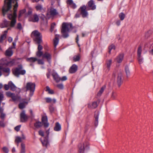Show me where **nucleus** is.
Returning <instances> with one entry per match:
<instances>
[{"label": "nucleus", "mask_w": 153, "mask_h": 153, "mask_svg": "<svg viewBox=\"0 0 153 153\" xmlns=\"http://www.w3.org/2000/svg\"><path fill=\"white\" fill-rule=\"evenodd\" d=\"M12 0H4V5L2 8L3 15L4 16L5 15L8 13L7 17L9 19L11 20L10 27H13L16 23V18L17 15L16 12L18 6V2H16L14 6L13 12L12 13V10H11L12 8L11 3Z\"/></svg>", "instance_id": "nucleus-1"}, {"label": "nucleus", "mask_w": 153, "mask_h": 153, "mask_svg": "<svg viewBox=\"0 0 153 153\" xmlns=\"http://www.w3.org/2000/svg\"><path fill=\"white\" fill-rule=\"evenodd\" d=\"M73 29L72 24L64 22L62 25L61 33L62 36L64 38H66L69 36L68 32L70 30Z\"/></svg>", "instance_id": "nucleus-2"}, {"label": "nucleus", "mask_w": 153, "mask_h": 153, "mask_svg": "<svg viewBox=\"0 0 153 153\" xmlns=\"http://www.w3.org/2000/svg\"><path fill=\"white\" fill-rule=\"evenodd\" d=\"M89 149V144L87 141L80 143L78 145V151L79 153H85Z\"/></svg>", "instance_id": "nucleus-3"}, {"label": "nucleus", "mask_w": 153, "mask_h": 153, "mask_svg": "<svg viewBox=\"0 0 153 153\" xmlns=\"http://www.w3.org/2000/svg\"><path fill=\"white\" fill-rule=\"evenodd\" d=\"M13 73L14 76L19 77L20 75H24L26 73V71L22 69V65H20L13 70Z\"/></svg>", "instance_id": "nucleus-4"}, {"label": "nucleus", "mask_w": 153, "mask_h": 153, "mask_svg": "<svg viewBox=\"0 0 153 153\" xmlns=\"http://www.w3.org/2000/svg\"><path fill=\"white\" fill-rule=\"evenodd\" d=\"M34 36V40L37 43H41L42 42V35L37 30L33 31L32 33Z\"/></svg>", "instance_id": "nucleus-5"}, {"label": "nucleus", "mask_w": 153, "mask_h": 153, "mask_svg": "<svg viewBox=\"0 0 153 153\" xmlns=\"http://www.w3.org/2000/svg\"><path fill=\"white\" fill-rule=\"evenodd\" d=\"M25 88L26 91H30V95L32 96L33 94L35 88V83L32 82H28L27 83Z\"/></svg>", "instance_id": "nucleus-6"}, {"label": "nucleus", "mask_w": 153, "mask_h": 153, "mask_svg": "<svg viewBox=\"0 0 153 153\" xmlns=\"http://www.w3.org/2000/svg\"><path fill=\"white\" fill-rule=\"evenodd\" d=\"M86 6L83 5L81 6L78 10V12L80 13L83 18L86 17L88 15V13L86 10Z\"/></svg>", "instance_id": "nucleus-7"}, {"label": "nucleus", "mask_w": 153, "mask_h": 153, "mask_svg": "<svg viewBox=\"0 0 153 153\" xmlns=\"http://www.w3.org/2000/svg\"><path fill=\"white\" fill-rule=\"evenodd\" d=\"M142 52V48L140 46L138 48L137 50V58L139 63L142 64L143 62V59L141 55Z\"/></svg>", "instance_id": "nucleus-8"}, {"label": "nucleus", "mask_w": 153, "mask_h": 153, "mask_svg": "<svg viewBox=\"0 0 153 153\" xmlns=\"http://www.w3.org/2000/svg\"><path fill=\"white\" fill-rule=\"evenodd\" d=\"M20 121L22 122H25L27 120L28 117L26 114L25 111H23L20 115Z\"/></svg>", "instance_id": "nucleus-9"}, {"label": "nucleus", "mask_w": 153, "mask_h": 153, "mask_svg": "<svg viewBox=\"0 0 153 153\" xmlns=\"http://www.w3.org/2000/svg\"><path fill=\"white\" fill-rule=\"evenodd\" d=\"M29 21L33 22H38L39 21V18L36 14H34L32 16L29 17Z\"/></svg>", "instance_id": "nucleus-10"}, {"label": "nucleus", "mask_w": 153, "mask_h": 153, "mask_svg": "<svg viewBox=\"0 0 153 153\" xmlns=\"http://www.w3.org/2000/svg\"><path fill=\"white\" fill-rule=\"evenodd\" d=\"M66 3L68 7H70L73 9L76 8L77 6L73 0H67Z\"/></svg>", "instance_id": "nucleus-11"}, {"label": "nucleus", "mask_w": 153, "mask_h": 153, "mask_svg": "<svg viewBox=\"0 0 153 153\" xmlns=\"http://www.w3.org/2000/svg\"><path fill=\"white\" fill-rule=\"evenodd\" d=\"M43 59H46L49 64L51 63V55L49 53L46 52L43 55Z\"/></svg>", "instance_id": "nucleus-12"}, {"label": "nucleus", "mask_w": 153, "mask_h": 153, "mask_svg": "<svg viewBox=\"0 0 153 153\" xmlns=\"http://www.w3.org/2000/svg\"><path fill=\"white\" fill-rule=\"evenodd\" d=\"M88 7L90 10H94L96 8V6L93 0L89 1L88 3Z\"/></svg>", "instance_id": "nucleus-13"}, {"label": "nucleus", "mask_w": 153, "mask_h": 153, "mask_svg": "<svg viewBox=\"0 0 153 153\" xmlns=\"http://www.w3.org/2000/svg\"><path fill=\"white\" fill-rule=\"evenodd\" d=\"M42 120L44 126L45 128L48 127L49 126V124L48 122L47 116H43L42 117Z\"/></svg>", "instance_id": "nucleus-14"}, {"label": "nucleus", "mask_w": 153, "mask_h": 153, "mask_svg": "<svg viewBox=\"0 0 153 153\" xmlns=\"http://www.w3.org/2000/svg\"><path fill=\"white\" fill-rule=\"evenodd\" d=\"M117 82L118 86L120 87L123 82L122 80V74L121 72H119L118 74Z\"/></svg>", "instance_id": "nucleus-15"}, {"label": "nucleus", "mask_w": 153, "mask_h": 153, "mask_svg": "<svg viewBox=\"0 0 153 153\" xmlns=\"http://www.w3.org/2000/svg\"><path fill=\"white\" fill-rule=\"evenodd\" d=\"M78 69L77 66L75 64L73 65L69 70L70 73L73 74L76 72Z\"/></svg>", "instance_id": "nucleus-16"}, {"label": "nucleus", "mask_w": 153, "mask_h": 153, "mask_svg": "<svg viewBox=\"0 0 153 153\" xmlns=\"http://www.w3.org/2000/svg\"><path fill=\"white\" fill-rule=\"evenodd\" d=\"M52 75L54 80H55L56 82H59L60 81V77L57 73H53L52 74Z\"/></svg>", "instance_id": "nucleus-17"}, {"label": "nucleus", "mask_w": 153, "mask_h": 153, "mask_svg": "<svg viewBox=\"0 0 153 153\" xmlns=\"http://www.w3.org/2000/svg\"><path fill=\"white\" fill-rule=\"evenodd\" d=\"M37 60V58L34 57L28 58L26 59L27 61L31 63L30 64V65L31 66H33V64L32 63L34 62H35Z\"/></svg>", "instance_id": "nucleus-18"}, {"label": "nucleus", "mask_w": 153, "mask_h": 153, "mask_svg": "<svg viewBox=\"0 0 153 153\" xmlns=\"http://www.w3.org/2000/svg\"><path fill=\"white\" fill-rule=\"evenodd\" d=\"M124 55L123 53L119 54L116 59V62L118 63H121L124 58Z\"/></svg>", "instance_id": "nucleus-19"}, {"label": "nucleus", "mask_w": 153, "mask_h": 153, "mask_svg": "<svg viewBox=\"0 0 153 153\" xmlns=\"http://www.w3.org/2000/svg\"><path fill=\"white\" fill-rule=\"evenodd\" d=\"M99 115V113L98 111L96 112L95 114V120L94 122L95 125L96 126H97L98 124V117Z\"/></svg>", "instance_id": "nucleus-20"}, {"label": "nucleus", "mask_w": 153, "mask_h": 153, "mask_svg": "<svg viewBox=\"0 0 153 153\" xmlns=\"http://www.w3.org/2000/svg\"><path fill=\"white\" fill-rule=\"evenodd\" d=\"M98 106V104L96 102H94L92 104H88V107L89 108L94 109L96 108Z\"/></svg>", "instance_id": "nucleus-21"}, {"label": "nucleus", "mask_w": 153, "mask_h": 153, "mask_svg": "<svg viewBox=\"0 0 153 153\" xmlns=\"http://www.w3.org/2000/svg\"><path fill=\"white\" fill-rule=\"evenodd\" d=\"M0 70H2L3 72L8 73V75L10 73V69L8 68L3 67L2 66L0 65Z\"/></svg>", "instance_id": "nucleus-22"}, {"label": "nucleus", "mask_w": 153, "mask_h": 153, "mask_svg": "<svg viewBox=\"0 0 153 153\" xmlns=\"http://www.w3.org/2000/svg\"><path fill=\"white\" fill-rule=\"evenodd\" d=\"M11 48H9L7 49L5 52V55L8 56H12L13 54V51L12 50Z\"/></svg>", "instance_id": "nucleus-23"}, {"label": "nucleus", "mask_w": 153, "mask_h": 153, "mask_svg": "<svg viewBox=\"0 0 153 153\" xmlns=\"http://www.w3.org/2000/svg\"><path fill=\"white\" fill-rule=\"evenodd\" d=\"M59 36L56 35L55 37L53 40V44L54 48H56L57 45H58L59 41Z\"/></svg>", "instance_id": "nucleus-24"}, {"label": "nucleus", "mask_w": 153, "mask_h": 153, "mask_svg": "<svg viewBox=\"0 0 153 153\" xmlns=\"http://www.w3.org/2000/svg\"><path fill=\"white\" fill-rule=\"evenodd\" d=\"M9 21L5 20H4L3 22L1 25L0 27L1 28L7 27L9 25Z\"/></svg>", "instance_id": "nucleus-25"}, {"label": "nucleus", "mask_w": 153, "mask_h": 153, "mask_svg": "<svg viewBox=\"0 0 153 153\" xmlns=\"http://www.w3.org/2000/svg\"><path fill=\"white\" fill-rule=\"evenodd\" d=\"M15 60L13 59L9 61H7L6 66L11 67L15 65Z\"/></svg>", "instance_id": "nucleus-26"}, {"label": "nucleus", "mask_w": 153, "mask_h": 153, "mask_svg": "<svg viewBox=\"0 0 153 153\" xmlns=\"http://www.w3.org/2000/svg\"><path fill=\"white\" fill-rule=\"evenodd\" d=\"M48 136L47 137H45L43 140L42 141H41V142L42 143L43 145L44 146H45V147H47L48 144Z\"/></svg>", "instance_id": "nucleus-27"}, {"label": "nucleus", "mask_w": 153, "mask_h": 153, "mask_svg": "<svg viewBox=\"0 0 153 153\" xmlns=\"http://www.w3.org/2000/svg\"><path fill=\"white\" fill-rule=\"evenodd\" d=\"M7 61L5 58H3L0 60V65L6 66Z\"/></svg>", "instance_id": "nucleus-28"}, {"label": "nucleus", "mask_w": 153, "mask_h": 153, "mask_svg": "<svg viewBox=\"0 0 153 153\" xmlns=\"http://www.w3.org/2000/svg\"><path fill=\"white\" fill-rule=\"evenodd\" d=\"M8 84L10 85V88L11 90L12 91H15L16 90V87L12 82H9Z\"/></svg>", "instance_id": "nucleus-29"}, {"label": "nucleus", "mask_w": 153, "mask_h": 153, "mask_svg": "<svg viewBox=\"0 0 153 153\" xmlns=\"http://www.w3.org/2000/svg\"><path fill=\"white\" fill-rule=\"evenodd\" d=\"M61 129V125L59 123H56L55 126L54 128V130L55 131H59Z\"/></svg>", "instance_id": "nucleus-30"}, {"label": "nucleus", "mask_w": 153, "mask_h": 153, "mask_svg": "<svg viewBox=\"0 0 153 153\" xmlns=\"http://www.w3.org/2000/svg\"><path fill=\"white\" fill-rule=\"evenodd\" d=\"M11 98L13 101L14 102L19 100L21 98L19 96L16 95L14 94H13V95L12 97Z\"/></svg>", "instance_id": "nucleus-31"}, {"label": "nucleus", "mask_w": 153, "mask_h": 153, "mask_svg": "<svg viewBox=\"0 0 153 153\" xmlns=\"http://www.w3.org/2000/svg\"><path fill=\"white\" fill-rule=\"evenodd\" d=\"M125 70L126 73V76L127 78H128L130 76V72L128 67L126 66L125 68Z\"/></svg>", "instance_id": "nucleus-32"}, {"label": "nucleus", "mask_w": 153, "mask_h": 153, "mask_svg": "<svg viewBox=\"0 0 153 153\" xmlns=\"http://www.w3.org/2000/svg\"><path fill=\"white\" fill-rule=\"evenodd\" d=\"M50 14L51 16H54L57 15L58 13L55 9L51 8L50 9Z\"/></svg>", "instance_id": "nucleus-33"}, {"label": "nucleus", "mask_w": 153, "mask_h": 153, "mask_svg": "<svg viewBox=\"0 0 153 153\" xmlns=\"http://www.w3.org/2000/svg\"><path fill=\"white\" fill-rule=\"evenodd\" d=\"M42 123L40 122H36L34 124V126L37 128H39L42 126Z\"/></svg>", "instance_id": "nucleus-34"}, {"label": "nucleus", "mask_w": 153, "mask_h": 153, "mask_svg": "<svg viewBox=\"0 0 153 153\" xmlns=\"http://www.w3.org/2000/svg\"><path fill=\"white\" fill-rule=\"evenodd\" d=\"M105 88V85L103 86L102 87H101L100 90L97 93V95L98 96L100 97L101 94L104 91Z\"/></svg>", "instance_id": "nucleus-35"}, {"label": "nucleus", "mask_w": 153, "mask_h": 153, "mask_svg": "<svg viewBox=\"0 0 153 153\" xmlns=\"http://www.w3.org/2000/svg\"><path fill=\"white\" fill-rule=\"evenodd\" d=\"M112 60L111 59L107 60L106 61V64L107 69L109 70L111 64L112 63Z\"/></svg>", "instance_id": "nucleus-36"}, {"label": "nucleus", "mask_w": 153, "mask_h": 153, "mask_svg": "<svg viewBox=\"0 0 153 153\" xmlns=\"http://www.w3.org/2000/svg\"><path fill=\"white\" fill-rule=\"evenodd\" d=\"M25 145L23 143H22L21 144V149L20 153H25Z\"/></svg>", "instance_id": "nucleus-37"}, {"label": "nucleus", "mask_w": 153, "mask_h": 153, "mask_svg": "<svg viewBox=\"0 0 153 153\" xmlns=\"http://www.w3.org/2000/svg\"><path fill=\"white\" fill-rule=\"evenodd\" d=\"M36 8L37 10H40L41 11H44L45 9L43 8L42 6L40 4H39L36 7Z\"/></svg>", "instance_id": "nucleus-38"}, {"label": "nucleus", "mask_w": 153, "mask_h": 153, "mask_svg": "<svg viewBox=\"0 0 153 153\" xmlns=\"http://www.w3.org/2000/svg\"><path fill=\"white\" fill-rule=\"evenodd\" d=\"M73 60L74 62H76L79 61L80 59V56L79 54H78L74 56L73 57Z\"/></svg>", "instance_id": "nucleus-39"}, {"label": "nucleus", "mask_w": 153, "mask_h": 153, "mask_svg": "<svg viewBox=\"0 0 153 153\" xmlns=\"http://www.w3.org/2000/svg\"><path fill=\"white\" fill-rule=\"evenodd\" d=\"M108 48L109 50L108 52L109 54H110L111 53V51L112 49H114V50H115V47L114 45L112 44L108 47Z\"/></svg>", "instance_id": "nucleus-40"}, {"label": "nucleus", "mask_w": 153, "mask_h": 153, "mask_svg": "<svg viewBox=\"0 0 153 153\" xmlns=\"http://www.w3.org/2000/svg\"><path fill=\"white\" fill-rule=\"evenodd\" d=\"M46 91H48V94H53L54 93V91L53 90L51 89L48 86H46Z\"/></svg>", "instance_id": "nucleus-41"}, {"label": "nucleus", "mask_w": 153, "mask_h": 153, "mask_svg": "<svg viewBox=\"0 0 153 153\" xmlns=\"http://www.w3.org/2000/svg\"><path fill=\"white\" fill-rule=\"evenodd\" d=\"M43 53L41 51H38L36 53V56L38 57H40L42 56L43 57Z\"/></svg>", "instance_id": "nucleus-42"}, {"label": "nucleus", "mask_w": 153, "mask_h": 153, "mask_svg": "<svg viewBox=\"0 0 153 153\" xmlns=\"http://www.w3.org/2000/svg\"><path fill=\"white\" fill-rule=\"evenodd\" d=\"M119 17L122 21L124 20L125 18V15L123 13H121L119 14Z\"/></svg>", "instance_id": "nucleus-43"}, {"label": "nucleus", "mask_w": 153, "mask_h": 153, "mask_svg": "<svg viewBox=\"0 0 153 153\" xmlns=\"http://www.w3.org/2000/svg\"><path fill=\"white\" fill-rule=\"evenodd\" d=\"M21 139V138L19 136H17L16 137L15 141L18 144L19 143L22 141ZM17 145L18 146V144Z\"/></svg>", "instance_id": "nucleus-44"}, {"label": "nucleus", "mask_w": 153, "mask_h": 153, "mask_svg": "<svg viewBox=\"0 0 153 153\" xmlns=\"http://www.w3.org/2000/svg\"><path fill=\"white\" fill-rule=\"evenodd\" d=\"M6 37V34H4L1 35L0 39V42H2L3 40L5 39Z\"/></svg>", "instance_id": "nucleus-45"}, {"label": "nucleus", "mask_w": 153, "mask_h": 153, "mask_svg": "<svg viewBox=\"0 0 153 153\" xmlns=\"http://www.w3.org/2000/svg\"><path fill=\"white\" fill-rule=\"evenodd\" d=\"M13 94L10 91H7L6 92V94L7 97L11 98L13 95Z\"/></svg>", "instance_id": "nucleus-46"}, {"label": "nucleus", "mask_w": 153, "mask_h": 153, "mask_svg": "<svg viewBox=\"0 0 153 153\" xmlns=\"http://www.w3.org/2000/svg\"><path fill=\"white\" fill-rule=\"evenodd\" d=\"M25 103L24 102L20 103L19 105V108L21 109H22L23 108H25Z\"/></svg>", "instance_id": "nucleus-47"}, {"label": "nucleus", "mask_w": 153, "mask_h": 153, "mask_svg": "<svg viewBox=\"0 0 153 153\" xmlns=\"http://www.w3.org/2000/svg\"><path fill=\"white\" fill-rule=\"evenodd\" d=\"M2 150L3 152L5 153H8L9 152L8 149L6 146L3 147L2 148Z\"/></svg>", "instance_id": "nucleus-48"}, {"label": "nucleus", "mask_w": 153, "mask_h": 153, "mask_svg": "<svg viewBox=\"0 0 153 153\" xmlns=\"http://www.w3.org/2000/svg\"><path fill=\"white\" fill-rule=\"evenodd\" d=\"M26 11V10L25 9H23L20 11L19 12V17H20Z\"/></svg>", "instance_id": "nucleus-49"}, {"label": "nucleus", "mask_w": 153, "mask_h": 153, "mask_svg": "<svg viewBox=\"0 0 153 153\" xmlns=\"http://www.w3.org/2000/svg\"><path fill=\"white\" fill-rule=\"evenodd\" d=\"M56 87L59 89L62 90L64 88V86L62 84H59L57 85Z\"/></svg>", "instance_id": "nucleus-50"}, {"label": "nucleus", "mask_w": 153, "mask_h": 153, "mask_svg": "<svg viewBox=\"0 0 153 153\" xmlns=\"http://www.w3.org/2000/svg\"><path fill=\"white\" fill-rule=\"evenodd\" d=\"M16 28L20 30H21L22 29V25L20 23H19L17 24Z\"/></svg>", "instance_id": "nucleus-51"}, {"label": "nucleus", "mask_w": 153, "mask_h": 153, "mask_svg": "<svg viewBox=\"0 0 153 153\" xmlns=\"http://www.w3.org/2000/svg\"><path fill=\"white\" fill-rule=\"evenodd\" d=\"M38 63L39 64L43 65L44 62L42 59H37Z\"/></svg>", "instance_id": "nucleus-52"}, {"label": "nucleus", "mask_w": 153, "mask_h": 153, "mask_svg": "<svg viewBox=\"0 0 153 153\" xmlns=\"http://www.w3.org/2000/svg\"><path fill=\"white\" fill-rule=\"evenodd\" d=\"M38 44L37 49L39 51H41L43 49L42 46L40 45L41 43H37Z\"/></svg>", "instance_id": "nucleus-53"}, {"label": "nucleus", "mask_w": 153, "mask_h": 153, "mask_svg": "<svg viewBox=\"0 0 153 153\" xmlns=\"http://www.w3.org/2000/svg\"><path fill=\"white\" fill-rule=\"evenodd\" d=\"M45 100L46 102L48 103H50L52 101V99L49 97L45 98Z\"/></svg>", "instance_id": "nucleus-54"}, {"label": "nucleus", "mask_w": 153, "mask_h": 153, "mask_svg": "<svg viewBox=\"0 0 153 153\" xmlns=\"http://www.w3.org/2000/svg\"><path fill=\"white\" fill-rule=\"evenodd\" d=\"M56 25V24L54 22L53 23L51 26V31L52 32L54 30V26Z\"/></svg>", "instance_id": "nucleus-55"}, {"label": "nucleus", "mask_w": 153, "mask_h": 153, "mask_svg": "<svg viewBox=\"0 0 153 153\" xmlns=\"http://www.w3.org/2000/svg\"><path fill=\"white\" fill-rule=\"evenodd\" d=\"M21 127V125H19V126H16L15 128L14 129L16 131H18L19 130Z\"/></svg>", "instance_id": "nucleus-56"}, {"label": "nucleus", "mask_w": 153, "mask_h": 153, "mask_svg": "<svg viewBox=\"0 0 153 153\" xmlns=\"http://www.w3.org/2000/svg\"><path fill=\"white\" fill-rule=\"evenodd\" d=\"M10 88V85H8L5 84L4 85V88L5 90H9Z\"/></svg>", "instance_id": "nucleus-57"}, {"label": "nucleus", "mask_w": 153, "mask_h": 153, "mask_svg": "<svg viewBox=\"0 0 153 153\" xmlns=\"http://www.w3.org/2000/svg\"><path fill=\"white\" fill-rule=\"evenodd\" d=\"M117 96V94L114 92H113L112 93V95H111V98L113 99H114L115 97H116Z\"/></svg>", "instance_id": "nucleus-58"}, {"label": "nucleus", "mask_w": 153, "mask_h": 153, "mask_svg": "<svg viewBox=\"0 0 153 153\" xmlns=\"http://www.w3.org/2000/svg\"><path fill=\"white\" fill-rule=\"evenodd\" d=\"M67 79V78L66 76H63L62 78H60V81H63L66 80Z\"/></svg>", "instance_id": "nucleus-59"}, {"label": "nucleus", "mask_w": 153, "mask_h": 153, "mask_svg": "<svg viewBox=\"0 0 153 153\" xmlns=\"http://www.w3.org/2000/svg\"><path fill=\"white\" fill-rule=\"evenodd\" d=\"M0 126L3 127H5V124L3 121H0Z\"/></svg>", "instance_id": "nucleus-60"}, {"label": "nucleus", "mask_w": 153, "mask_h": 153, "mask_svg": "<svg viewBox=\"0 0 153 153\" xmlns=\"http://www.w3.org/2000/svg\"><path fill=\"white\" fill-rule=\"evenodd\" d=\"M39 135L42 136H44V133L43 131L42 130H40L39 131Z\"/></svg>", "instance_id": "nucleus-61"}, {"label": "nucleus", "mask_w": 153, "mask_h": 153, "mask_svg": "<svg viewBox=\"0 0 153 153\" xmlns=\"http://www.w3.org/2000/svg\"><path fill=\"white\" fill-rule=\"evenodd\" d=\"M80 15L81 14H80V13L78 11L76 13V14L75 15V17L76 18H79L80 17Z\"/></svg>", "instance_id": "nucleus-62"}, {"label": "nucleus", "mask_w": 153, "mask_h": 153, "mask_svg": "<svg viewBox=\"0 0 153 153\" xmlns=\"http://www.w3.org/2000/svg\"><path fill=\"white\" fill-rule=\"evenodd\" d=\"M49 109L51 112L52 113L54 111V107L53 106H50L49 107Z\"/></svg>", "instance_id": "nucleus-63"}, {"label": "nucleus", "mask_w": 153, "mask_h": 153, "mask_svg": "<svg viewBox=\"0 0 153 153\" xmlns=\"http://www.w3.org/2000/svg\"><path fill=\"white\" fill-rule=\"evenodd\" d=\"M5 116V114L3 113H1V115L0 116V117L2 119H3L4 118Z\"/></svg>", "instance_id": "nucleus-64"}]
</instances>
